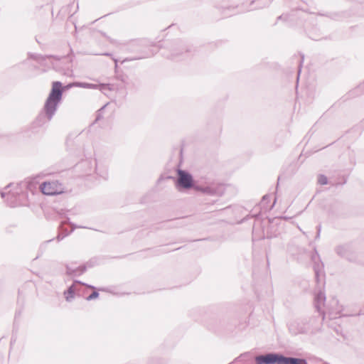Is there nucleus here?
Segmentation results:
<instances>
[{"label": "nucleus", "mask_w": 364, "mask_h": 364, "mask_svg": "<svg viewBox=\"0 0 364 364\" xmlns=\"http://www.w3.org/2000/svg\"><path fill=\"white\" fill-rule=\"evenodd\" d=\"M191 51H192L191 48H189V47H188V46H186V52L189 53V52H191Z\"/></svg>", "instance_id": "21"}, {"label": "nucleus", "mask_w": 364, "mask_h": 364, "mask_svg": "<svg viewBox=\"0 0 364 364\" xmlns=\"http://www.w3.org/2000/svg\"><path fill=\"white\" fill-rule=\"evenodd\" d=\"M282 364H308V363L304 358L288 357L283 355Z\"/></svg>", "instance_id": "9"}, {"label": "nucleus", "mask_w": 364, "mask_h": 364, "mask_svg": "<svg viewBox=\"0 0 364 364\" xmlns=\"http://www.w3.org/2000/svg\"><path fill=\"white\" fill-rule=\"evenodd\" d=\"M271 3V0H253L251 1L250 6H252L255 4V6L251 7L248 9V11H252L254 9H263L264 7L268 6Z\"/></svg>", "instance_id": "10"}, {"label": "nucleus", "mask_w": 364, "mask_h": 364, "mask_svg": "<svg viewBox=\"0 0 364 364\" xmlns=\"http://www.w3.org/2000/svg\"><path fill=\"white\" fill-rule=\"evenodd\" d=\"M311 38L312 39H314V41H317V40H318V39H316V38H312V37H311Z\"/></svg>", "instance_id": "24"}, {"label": "nucleus", "mask_w": 364, "mask_h": 364, "mask_svg": "<svg viewBox=\"0 0 364 364\" xmlns=\"http://www.w3.org/2000/svg\"><path fill=\"white\" fill-rule=\"evenodd\" d=\"M303 58H304V56H302V60L300 62V65H301V63H302ZM300 72H301V65L299 66L297 81L299 80Z\"/></svg>", "instance_id": "19"}, {"label": "nucleus", "mask_w": 364, "mask_h": 364, "mask_svg": "<svg viewBox=\"0 0 364 364\" xmlns=\"http://www.w3.org/2000/svg\"><path fill=\"white\" fill-rule=\"evenodd\" d=\"M177 186L179 187L182 186V171L178 170V178L177 180Z\"/></svg>", "instance_id": "17"}, {"label": "nucleus", "mask_w": 364, "mask_h": 364, "mask_svg": "<svg viewBox=\"0 0 364 364\" xmlns=\"http://www.w3.org/2000/svg\"><path fill=\"white\" fill-rule=\"evenodd\" d=\"M65 297L67 300H69L70 298L73 297V291L71 288H70L68 291L65 293Z\"/></svg>", "instance_id": "15"}, {"label": "nucleus", "mask_w": 364, "mask_h": 364, "mask_svg": "<svg viewBox=\"0 0 364 364\" xmlns=\"http://www.w3.org/2000/svg\"><path fill=\"white\" fill-rule=\"evenodd\" d=\"M336 252L341 257L346 258L350 262H355L356 256L354 249L350 244H343L336 247Z\"/></svg>", "instance_id": "6"}, {"label": "nucleus", "mask_w": 364, "mask_h": 364, "mask_svg": "<svg viewBox=\"0 0 364 364\" xmlns=\"http://www.w3.org/2000/svg\"><path fill=\"white\" fill-rule=\"evenodd\" d=\"M215 7L219 11L221 12V14H223V16L224 17H228V16H231L230 14L228 13V11H232V10H234L235 8L234 6H224V5H222V4H216L215 6Z\"/></svg>", "instance_id": "12"}, {"label": "nucleus", "mask_w": 364, "mask_h": 364, "mask_svg": "<svg viewBox=\"0 0 364 364\" xmlns=\"http://www.w3.org/2000/svg\"><path fill=\"white\" fill-rule=\"evenodd\" d=\"M350 17V13L347 11H342L331 14V18L336 21H341Z\"/></svg>", "instance_id": "13"}, {"label": "nucleus", "mask_w": 364, "mask_h": 364, "mask_svg": "<svg viewBox=\"0 0 364 364\" xmlns=\"http://www.w3.org/2000/svg\"><path fill=\"white\" fill-rule=\"evenodd\" d=\"M283 354L277 352H269L255 357V364H282Z\"/></svg>", "instance_id": "5"}, {"label": "nucleus", "mask_w": 364, "mask_h": 364, "mask_svg": "<svg viewBox=\"0 0 364 364\" xmlns=\"http://www.w3.org/2000/svg\"><path fill=\"white\" fill-rule=\"evenodd\" d=\"M316 321L315 316L307 319H296L288 323V329L291 334L292 335H298V334H306L310 331H313L311 328V323L314 322Z\"/></svg>", "instance_id": "3"}, {"label": "nucleus", "mask_w": 364, "mask_h": 364, "mask_svg": "<svg viewBox=\"0 0 364 364\" xmlns=\"http://www.w3.org/2000/svg\"><path fill=\"white\" fill-rule=\"evenodd\" d=\"M326 296L322 292H320L318 294H316L314 299L315 308L318 311V314L322 316V320L324 319L325 316L323 312L321 311V306L324 304Z\"/></svg>", "instance_id": "8"}, {"label": "nucleus", "mask_w": 364, "mask_h": 364, "mask_svg": "<svg viewBox=\"0 0 364 364\" xmlns=\"http://www.w3.org/2000/svg\"><path fill=\"white\" fill-rule=\"evenodd\" d=\"M269 199H270V196L269 195H264L262 198L261 204L262 205H264L266 203H267L269 202Z\"/></svg>", "instance_id": "16"}, {"label": "nucleus", "mask_w": 364, "mask_h": 364, "mask_svg": "<svg viewBox=\"0 0 364 364\" xmlns=\"http://www.w3.org/2000/svg\"><path fill=\"white\" fill-rule=\"evenodd\" d=\"M99 294L96 291H94L93 293H92L88 297H87V300H92L93 299H95L97 297H98Z\"/></svg>", "instance_id": "18"}, {"label": "nucleus", "mask_w": 364, "mask_h": 364, "mask_svg": "<svg viewBox=\"0 0 364 364\" xmlns=\"http://www.w3.org/2000/svg\"><path fill=\"white\" fill-rule=\"evenodd\" d=\"M274 203H275V201L274 202L273 205H272V206L270 207V208H272V207H274Z\"/></svg>", "instance_id": "23"}, {"label": "nucleus", "mask_w": 364, "mask_h": 364, "mask_svg": "<svg viewBox=\"0 0 364 364\" xmlns=\"http://www.w3.org/2000/svg\"><path fill=\"white\" fill-rule=\"evenodd\" d=\"M311 259L314 262V271L315 274V279L318 284L321 283V276L323 274V264L321 262L319 255L317 251L315 250L314 252H311ZM324 276V275H322Z\"/></svg>", "instance_id": "7"}, {"label": "nucleus", "mask_w": 364, "mask_h": 364, "mask_svg": "<svg viewBox=\"0 0 364 364\" xmlns=\"http://www.w3.org/2000/svg\"><path fill=\"white\" fill-rule=\"evenodd\" d=\"M191 189L195 192H201L208 196L218 197L223 196L225 192L224 186L222 184L213 183L204 187L199 186L192 174L188 171L183 170V193Z\"/></svg>", "instance_id": "1"}, {"label": "nucleus", "mask_w": 364, "mask_h": 364, "mask_svg": "<svg viewBox=\"0 0 364 364\" xmlns=\"http://www.w3.org/2000/svg\"><path fill=\"white\" fill-rule=\"evenodd\" d=\"M62 84L60 82H53L52 89L45 104V112L49 118L55 113L57 105L62 97Z\"/></svg>", "instance_id": "2"}, {"label": "nucleus", "mask_w": 364, "mask_h": 364, "mask_svg": "<svg viewBox=\"0 0 364 364\" xmlns=\"http://www.w3.org/2000/svg\"><path fill=\"white\" fill-rule=\"evenodd\" d=\"M318 183L320 185H326L328 183V178L323 174H319L318 176Z\"/></svg>", "instance_id": "14"}, {"label": "nucleus", "mask_w": 364, "mask_h": 364, "mask_svg": "<svg viewBox=\"0 0 364 364\" xmlns=\"http://www.w3.org/2000/svg\"><path fill=\"white\" fill-rule=\"evenodd\" d=\"M320 232H321V225H318V226H317V235H316V237H319Z\"/></svg>", "instance_id": "20"}, {"label": "nucleus", "mask_w": 364, "mask_h": 364, "mask_svg": "<svg viewBox=\"0 0 364 364\" xmlns=\"http://www.w3.org/2000/svg\"><path fill=\"white\" fill-rule=\"evenodd\" d=\"M282 16H279V17H277V21H278V20H281V19H282Z\"/></svg>", "instance_id": "22"}, {"label": "nucleus", "mask_w": 364, "mask_h": 364, "mask_svg": "<svg viewBox=\"0 0 364 364\" xmlns=\"http://www.w3.org/2000/svg\"><path fill=\"white\" fill-rule=\"evenodd\" d=\"M40 190L44 195H60L64 193V186L58 181H45L41 184Z\"/></svg>", "instance_id": "4"}, {"label": "nucleus", "mask_w": 364, "mask_h": 364, "mask_svg": "<svg viewBox=\"0 0 364 364\" xmlns=\"http://www.w3.org/2000/svg\"><path fill=\"white\" fill-rule=\"evenodd\" d=\"M364 93V82L348 93L347 98L355 97Z\"/></svg>", "instance_id": "11"}]
</instances>
